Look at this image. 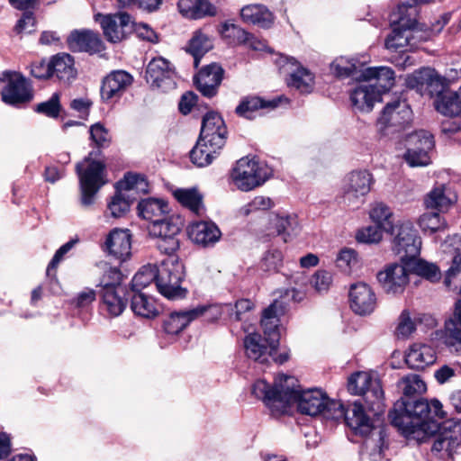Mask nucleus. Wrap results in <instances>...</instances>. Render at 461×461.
<instances>
[{
    "mask_svg": "<svg viewBox=\"0 0 461 461\" xmlns=\"http://www.w3.org/2000/svg\"><path fill=\"white\" fill-rule=\"evenodd\" d=\"M99 22L105 39L113 43L121 42L131 35L134 29V21L124 12L113 14H98Z\"/></svg>",
    "mask_w": 461,
    "mask_h": 461,
    "instance_id": "12",
    "label": "nucleus"
},
{
    "mask_svg": "<svg viewBox=\"0 0 461 461\" xmlns=\"http://www.w3.org/2000/svg\"><path fill=\"white\" fill-rule=\"evenodd\" d=\"M100 295L103 310L106 311L111 316H119L124 311L127 300L125 298L126 290L123 286L100 290Z\"/></svg>",
    "mask_w": 461,
    "mask_h": 461,
    "instance_id": "32",
    "label": "nucleus"
},
{
    "mask_svg": "<svg viewBox=\"0 0 461 461\" xmlns=\"http://www.w3.org/2000/svg\"><path fill=\"white\" fill-rule=\"evenodd\" d=\"M76 168L79 177L80 203L83 206L88 207L95 203L96 194L105 184L104 165L86 158Z\"/></svg>",
    "mask_w": 461,
    "mask_h": 461,
    "instance_id": "8",
    "label": "nucleus"
},
{
    "mask_svg": "<svg viewBox=\"0 0 461 461\" xmlns=\"http://www.w3.org/2000/svg\"><path fill=\"white\" fill-rule=\"evenodd\" d=\"M212 48V41L211 38L202 31L194 32L190 40L188 51L194 57V67H197L200 59Z\"/></svg>",
    "mask_w": 461,
    "mask_h": 461,
    "instance_id": "49",
    "label": "nucleus"
},
{
    "mask_svg": "<svg viewBox=\"0 0 461 461\" xmlns=\"http://www.w3.org/2000/svg\"><path fill=\"white\" fill-rule=\"evenodd\" d=\"M350 308L358 315H367L374 312L376 306V296L366 283L359 282L351 285L349 290Z\"/></svg>",
    "mask_w": 461,
    "mask_h": 461,
    "instance_id": "22",
    "label": "nucleus"
},
{
    "mask_svg": "<svg viewBox=\"0 0 461 461\" xmlns=\"http://www.w3.org/2000/svg\"><path fill=\"white\" fill-rule=\"evenodd\" d=\"M158 249L169 258H175L174 254L178 250L180 243L177 236L158 238L156 244Z\"/></svg>",
    "mask_w": 461,
    "mask_h": 461,
    "instance_id": "63",
    "label": "nucleus"
},
{
    "mask_svg": "<svg viewBox=\"0 0 461 461\" xmlns=\"http://www.w3.org/2000/svg\"><path fill=\"white\" fill-rule=\"evenodd\" d=\"M294 382L293 376L285 375H277L273 386L265 380H258L253 384L252 393L262 400L274 415L288 412L294 403L301 413L310 416L321 414L325 419L338 420L342 415L341 402L330 400L319 389H294Z\"/></svg>",
    "mask_w": 461,
    "mask_h": 461,
    "instance_id": "1",
    "label": "nucleus"
},
{
    "mask_svg": "<svg viewBox=\"0 0 461 461\" xmlns=\"http://www.w3.org/2000/svg\"><path fill=\"white\" fill-rule=\"evenodd\" d=\"M348 390L351 394L362 396L375 416L384 412V391L378 378L366 372H357L348 378Z\"/></svg>",
    "mask_w": 461,
    "mask_h": 461,
    "instance_id": "5",
    "label": "nucleus"
},
{
    "mask_svg": "<svg viewBox=\"0 0 461 461\" xmlns=\"http://www.w3.org/2000/svg\"><path fill=\"white\" fill-rule=\"evenodd\" d=\"M131 308L136 315L146 319L154 318L158 314L155 300L140 292L132 295Z\"/></svg>",
    "mask_w": 461,
    "mask_h": 461,
    "instance_id": "44",
    "label": "nucleus"
},
{
    "mask_svg": "<svg viewBox=\"0 0 461 461\" xmlns=\"http://www.w3.org/2000/svg\"><path fill=\"white\" fill-rule=\"evenodd\" d=\"M219 2L220 0H179L177 7L183 16L195 20L215 15Z\"/></svg>",
    "mask_w": 461,
    "mask_h": 461,
    "instance_id": "29",
    "label": "nucleus"
},
{
    "mask_svg": "<svg viewBox=\"0 0 461 461\" xmlns=\"http://www.w3.org/2000/svg\"><path fill=\"white\" fill-rule=\"evenodd\" d=\"M273 206L274 202L270 197L258 195L255 196L249 203L241 207L240 212L242 215L248 216L253 212L269 210Z\"/></svg>",
    "mask_w": 461,
    "mask_h": 461,
    "instance_id": "58",
    "label": "nucleus"
},
{
    "mask_svg": "<svg viewBox=\"0 0 461 461\" xmlns=\"http://www.w3.org/2000/svg\"><path fill=\"white\" fill-rule=\"evenodd\" d=\"M362 79L374 86L381 96L393 86L394 73L387 67L365 68Z\"/></svg>",
    "mask_w": 461,
    "mask_h": 461,
    "instance_id": "30",
    "label": "nucleus"
},
{
    "mask_svg": "<svg viewBox=\"0 0 461 461\" xmlns=\"http://www.w3.org/2000/svg\"><path fill=\"white\" fill-rule=\"evenodd\" d=\"M425 141L430 142L432 150L435 146L433 135L429 131L420 130L407 136L406 147H416L418 149H423V144Z\"/></svg>",
    "mask_w": 461,
    "mask_h": 461,
    "instance_id": "62",
    "label": "nucleus"
},
{
    "mask_svg": "<svg viewBox=\"0 0 461 461\" xmlns=\"http://www.w3.org/2000/svg\"><path fill=\"white\" fill-rule=\"evenodd\" d=\"M342 415L338 420L343 419L346 424L360 434H368L374 429L373 421L366 413L364 406L359 402H355L348 409L341 403Z\"/></svg>",
    "mask_w": 461,
    "mask_h": 461,
    "instance_id": "26",
    "label": "nucleus"
},
{
    "mask_svg": "<svg viewBox=\"0 0 461 461\" xmlns=\"http://www.w3.org/2000/svg\"><path fill=\"white\" fill-rule=\"evenodd\" d=\"M221 149H214L199 138L196 145L190 151L191 161L197 167H205L212 163Z\"/></svg>",
    "mask_w": 461,
    "mask_h": 461,
    "instance_id": "46",
    "label": "nucleus"
},
{
    "mask_svg": "<svg viewBox=\"0 0 461 461\" xmlns=\"http://www.w3.org/2000/svg\"><path fill=\"white\" fill-rule=\"evenodd\" d=\"M115 187L133 201L149 192V183L146 178L141 175L132 173L126 174Z\"/></svg>",
    "mask_w": 461,
    "mask_h": 461,
    "instance_id": "34",
    "label": "nucleus"
},
{
    "mask_svg": "<svg viewBox=\"0 0 461 461\" xmlns=\"http://www.w3.org/2000/svg\"><path fill=\"white\" fill-rule=\"evenodd\" d=\"M281 69L289 74L287 84L301 93H311L313 88L314 77L307 68L302 67L293 57L281 56L278 61Z\"/></svg>",
    "mask_w": 461,
    "mask_h": 461,
    "instance_id": "17",
    "label": "nucleus"
},
{
    "mask_svg": "<svg viewBox=\"0 0 461 461\" xmlns=\"http://www.w3.org/2000/svg\"><path fill=\"white\" fill-rule=\"evenodd\" d=\"M183 221L177 215L154 220L149 226V234L156 238L176 237L181 231Z\"/></svg>",
    "mask_w": 461,
    "mask_h": 461,
    "instance_id": "36",
    "label": "nucleus"
},
{
    "mask_svg": "<svg viewBox=\"0 0 461 461\" xmlns=\"http://www.w3.org/2000/svg\"><path fill=\"white\" fill-rule=\"evenodd\" d=\"M407 263H391L377 273V280L387 294L397 295L404 292L410 283Z\"/></svg>",
    "mask_w": 461,
    "mask_h": 461,
    "instance_id": "14",
    "label": "nucleus"
},
{
    "mask_svg": "<svg viewBox=\"0 0 461 461\" xmlns=\"http://www.w3.org/2000/svg\"><path fill=\"white\" fill-rule=\"evenodd\" d=\"M383 228L377 225L367 226L359 230L357 233V240L363 243H377L383 238Z\"/></svg>",
    "mask_w": 461,
    "mask_h": 461,
    "instance_id": "61",
    "label": "nucleus"
},
{
    "mask_svg": "<svg viewBox=\"0 0 461 461\" xmlns=\"http://www.w3.org/2000/svg\"><path fill=\"white\" fill-rule=\"evenodd\" d=\"M404 404L405 415L402 418L408 420V423L399 420L395 412H389V419L392 425L398 429L405 437H419L421 431L429 427V422H435L436 419L445 417L442 404L438 400L420 399L414 401L402 402Z\"/></svg>",
    "mask_w": 461,
    "mask_h": 461,
    "instance_id": "2",
    "label": "nucleus"
},
{
    "mask_svg": "<svg viewBox=\"0 0 461 461\" xmlns=\"http://www.w3.org/2000/svg\"><path fill=\"white\" fill-rule=\"evenodd\" d=\"M399 387L405 396L421 394L426 391V384L418 375H409L401 379Z\"/></svg>",
    "mask_w": 461,
    "mask_h": 461,
    "instance_id": "56",
    "label": "nucleus"
},
{
    "mask_svg": "<svg viewBox=\"0 0 461 461\" xmlns=\"http://www.w3.org/2000/svg\"><path fill=\"white\" fill-rule=\"evenodd\" d=\"M407 265L411 267L412 273L430 282H436L440 279V270L433 263L415 258V259L408 260Z\"/></svg>",
    "mask_w": 461,
    "mask_h": 461,
    "instance_id": "47",
    "label": "nucleus"
},
{
    "mask_svg": "<svg viewBox=\"0 0 461 461\" xmlns=\"http://www.w3.org/2000/svg\"><path fill=\"white\" fill-rule=\"evenodd\" d=\"M373 183V176L367 170L350 172L343 181V203L352 209L358 208L364 203L365 197L370 192Z\"/></svg>",
    "mask_w": 461,
    "mask_h": 461,
    "instance_id": "9",
    "label": "nucleus"
},
{
    "mask_svg": "<svg viewBox=\"0 0 461 461\" xmlns=\"http://www.w3.org/2000/svg\"><path fill=\"white\" fill-rule=\"evenodd\" d=\"M430 152L431 144L430 142L425 141L423 144V149L416 147H406V152L403 155V158L411 167H426L431 162Z\"/></svg>",
    "mask_w": 461,
    "mask_h": 461,
    "instance_id": "48",
    "label": "nucleus"
},
{
    "mask_svg": "<svg viewBox=\"0 0 461 461\" xmlns=\"http://www.w3.org/2000/svg\"><path fill=\"white\" fill-rule=\"evenodd\" d=\"M456 200L455 194L445 185L434 187L426 196L427 208L447 210Z\"/></svg>",
    "mask_w": 461,
    "mask_h": 461,
    "instance_id": "39",
    "label": "nucleus"
},
{
    "mask_svg": "<svg viewBox=\"0 0 461 461\" xmlns=\"http://www.w3.org/2000/svg\"><path fill=\"white\" fill-rule=\"evenodd\" d=\"M283 312L282 303L275 301L264 312L261 319V326L263 328L266 339L272 340L276 336L277 344L279 345L280 334L278 331L279 319L278 316Z\"/></svg>",
    "mask_w": 461,
    "mask_h": 461,
    "instance_id": "37",
    "label": "nucleus"
},
{
    "mask_svg": "<svg viewBox=\"0 0 461 461\" xmlns=\"http://www.w3.org/2000/svg\"><path fill=\"white\" fill-rule=\"evenodd\" d=\"M223 77V69L212 63L202 68L194 77L197 89L206 97L214 96Z\"/></svg>",
    "mask_w": 461,
    "mask_h": 461,
    "instance_id": "24",
    "label": "nucleus"
},
{
    "mask_svg": "<svg viewBox=\"0 0 461 461\" xmlns=\"http://www.w3.org/2000/svg\"><path fill=\"white\" fill-rule=\"evenodd\" d=\"M276 105L277 103L275 101H266L258 96H247L241 100L235 112L240 116L251 119L254 112L267 107L273 108Z\"/></svg>",
    "mask_w": 461,
    "mask_h": 461,
    "instance_id": "45",
    "label": "nucleus"
},
{
    "mask_svg": "<svg viewBox=\"0 0 461 461\" xmlns=\"http://www.w3.org/2000/svg\"><path fill=\"white\" fill-rule=\"evenodd\" d=\"M61 110L59 103V94L54 93L52 96L46 102L37 104L35 111L50 118H57Z\"/></svg>",
    "mask_w": 461,
    "mask_h": 461,
    "instance_id": "60",
    "label": "nucleus"
},
{
    "mask_svg": "<svg viewBox=\"0 0 461 461\" xmlns=\"http://www.w3.org/2000/svg\"><path fill=\"white\" fill-rule=\"evenodd\" d=\"M380 100L378 91L365 81L350 93L352 106L360 112H370L375 102Z\"/></svg>",
    "mask_w": 461,
    "mask_h": 461,
    "instance_id": "31",
    "label": "nucleus"
},
{
    "mask_svg": "<svg viewBox=\"0 0 461 461\" xmlns=\"http://www.w3.org/2000/svg\"><path fill=\"white\" fill-rule=\"evenodd\" d=\"M364 69L365 66L363 64H360L354 59H349L345 57L336 59L331 64L333 73L341 77H353L362 78Z\"/></svg>",
    "mask_w": 461,
    "mask_h": 461,
    "instance_id": "43",
    "label": "nucleus"
},
{
    "mask_svg": "<svg viewBox=\"0 0 461 461\" xmlns=\"http://www.w3.org/2000/svg\"><path fill=\"white\" fill-rule=\"evenodd\" d=\"M68 44L73 51L95 53L103 50L99 34L89 30L72 32L68 39Z\"/></svg>",
    "mask_w": 461,
    "mask_h": 461,
    "instance_id": "28",
    "label": "nucleus"
},
{
    "mask_svg": "<svg viewBox=\"0 0 461 461\" xmlns=\"http://www.w3.org/2000/svg\"><path fill=\"white\" fill-rule=\"evenodd\" d=\"M175 198L185 207L199 215L204 211L203 195L196 188H179L174 192Z\"/></svg>",
    "mask_w": 461,
    "mask_h": 461,
    "instance_id": "42",
    "label": "nucleus"
},
{
    "mask_svg": "<svg viewBox=\"0 0 461 461\" xmlns=\"http://www.w3.org/2000/svg\"><path fill=\"white\" fill-rule=\"evenodd\" d=\"M240 15L245 23L267 29L274 23L273 14L262 5H248L240 11Z\"/></svg>",
    "mask_w": 461,
    "mask_h": 461,
    "instance_id": "35",
    "label": "nucleus"
},
{
    "mask_svg": "<svg viewBox=\"0 0 461 461\" xmlns=\"http://www.w3.org/2000/svg\"><path fill=\"white\" fill-rule=\"evenodd\" d=\"M133 202V200H130L128 196L116 189V193L107 204V211L114 218L122 217L129 212Z\"/></svg>",
    "mask_w": 461,
    "mask_h": 461,
    "instance_id": "53",
    "label": "nucleus"
},
{
    "mask_svg": "<svg viewBox=\"0 0 461 461\" xmlns=\"http://www.w3.org/2000/svg\"><path fill=\"white\" fill-rule=\"evenodd\" d=\"M103 249L110 256L125 261L131 256V235L129 230L114 229L109 232Z\"/></svg>",
    "mask_w": 461,
    "mask_h": 461,
    "instance_id": "23",
    "label": "nucleus"
},
{
    "mask_svg": "<svg viewBox=\"0 0 461 461\" xmlns=\"http://www.w3.org/2000/svg\"><path fill=\"white\" fill-rule=\"evenodd\" d=\"M189 239L195 244L206 248L219 241L221 232L212 221H200L189 224L187 228Z\"/></svg>",
    "mask_w": 461,
    "mask_h": 461,
    "instance_id": "25",
    "label": "nucleus"
},
{
    "mask_svg": "<svg viewBox=\"0 0 461 461\" xmlns=\"http://www.w3.org/2000/svg\"><path fill=\"white\" fill-rule=\"evenodd\" d=\"M200 138L214 149H222L227 139V128L219 113L209 112L203 116Z\"/></svg>",
    "mask_w": 461,
    "mask_h": 461,
    "instance_id": "20",
    "label": "nucleus"
},
{
    "mask_svg": "<svg viewBox=\"0 0 461 461\" xmlns=\"http://www.w3.org/2000/svg\"><path fill=\"white\" fill-rule=\"evenodd\" d=\"M221 315L216 306H198L194 309L171 312L165 320L163 327L167 334L176 335L185 330L191 321L205 316L206 321L217 320Z\"/></svg>",
    "mask_w": 461,
    "mask_h": 461,
    "instance_id": "11",
    "label": "nucleus"
},
{
    "mask_svg": "<svg viewBox=\"0 0 461 461\" xmlns=\"http://www.w3.org/2000/svg\"><path fill=\"white\" fill-rule=\"evenodd\" d=\"M51 77L59 80L69 82L74 79L77 71L74 68V59L69 54L61 53L53 56L50 59Z\"/></svg>",
    "mask_w": 461,
    "mask_h": 461,
    "instance_id": "38",
    "label": "nucleus"
},
{
    "mask_svg": "<svg viewBox=\"0 0 461 461\" xmlns=\"http://www.w3.org/2000/svg\"><path fill=\"white\" fill-rule=\"evenodd\" d=\"M388 233L392 236V250L402 263L419 257L422 241L411 221H399Z\"/></svg>",
    "mask_w": 461,
    "mask_h": 461,
    "instance_id": "6",
    "label": "nucleus"
},
{
    "mask_svg": "<svg viewBox=\"0 0 461 461\" xmlns=\"http://www.w3.org/2000/svg\"><path fill=\"white\" fill-rule=\"evenodd\" d=\"M435 348L427 343L415 342L410 346L405 354V362L411 369H424L436 362Z\"/></svg>",
    "mask_w": 461,
    "mask_h": 461,
    "instance_id": "27",
    "label": "nucleus"
},
{
    "mask_svg": "<svg viewBox=\"0 0 461 461\" xmlns=\"http://www.w3.org/2000/svg\"><path fill=\"white\" fill-rule=\"evenodd\" d=\"M145 77L151 87L164 92L174 89L176 86L175 69L171 63L162 57L154 58L149 62Z\"/></svg>",
    "mask_w": 461,
    "mask_h": 461,
    "instance_id": "15",
    "label": "nucleus"
},
{
    "mask_svg": "<svg viewBox=\"0 0 461 461\" xmlns=\"http://www.w3.org/2000/svg\"><path fill=\"white\" fill-rule=\"evenodd\" d=\"M411 121V110L405 101L395 100L384 108L377 124L384 136H393L405 129Z\"/></svg>",
    "mask_w": 461,
    "mask_h": 461,
    "instance_id": "10",
    "label": "nucleus"
},
{
    "mask_svg": "<svg viewBox=\"0 0 461 461\" xmlns=\"http://www.w3.org/2000/svg\"><path fill=\"white\" fill-rule=\"evenodd\" d=\"M271 222L279 235L292 236L299 231V223L295 215L276 214Z\"/></svg>",
    "mask_w": 461,
    "mask_h": 461,
    "instance_id": "52",
    "label": "nucleus"
},
{
    "mask_svg": "<svg viewBox=\"0 0 461 461\" xmlns=\"http://www.w3.org/2000/svg\"><path fill=\"white\" fill-rule=\"evenodd\" d=\"M369 216L377 226L383 228L384 231L389 232L394 228L393 222V212L391 208L384 203H375L373 204Z\"/></svg>",
    "mask_w": 461,
    "mask_h": 461,
    "instance_id": "50",
    "label": "nucleus"
},
{
    "mask_svg": "<svg viewBox=\"0 0 461 461\" xmlns=\"http://www.w3.org/2000/svg\"><path fill=\"white\" fill-rule=\"evenodd\" d=\"M276 336L269 340L258 333H251L244 339L247 357L260 364H267L273 357V352L278 348Z\"/></svg>",
    "mask_w": 461,
    "mask_h": 461,
    "instance_id": "19",
    "label": "nucleus"
},
{
    "mask_svg": "<svg viewBox=\"0 0 461 461\" xmlns=\"http://www.w3.org/2000/svg\"><path fill=\"white\" fill-rule=\"evenodd\" d=\"M421 231L425 234H433L447 229V221L438 212H425L417 221Z\"/></svg>",
    "mask_w": 461,
    "mask_h": 461,
    "instance_id": "51",
    "label": "nucleus"
},
{
    "mask_svg": "<svg viewBox=\"0 0 461 461\" xmlns=\"http://www.w3.org/2000/svg\"><path fill=\"white\" fill-rule=\"evenodd\" d=\"M434 106L445 116H461V86L456 92L443 89L437 94Z\"/></svg>",
    "mask_w": 461,
    "mask_h": 461,
    "instance_id": "33",
    "label": "nucleus"
},
{
    "mask_svg": "<svg viewBox=\"0 0 461 461\" xmlns=\"http://www.w3.org/2000/svg\"><path fill=\"white\" fill-rule=\"evenodd\" d=\"M272 175V168L266 163L244 157L236 162L230 177L239 190L249 192L264 185Z\"/></svg>",
    "mask_w": 461,
    "mask_h": 461,
    "instance_id": "4",
    "label": "nucleus"
},
{
    "mask_svg": "<svg viewBox=\"0 0 461 461\" xmlns=\"http://www.w3.org/2000/svg\"><path fill=\"white\" fill-rule=\"evenodd\" d=\"M156 276L157 267L155 266L147 265L142 267L132 278V290L139 293L141 289H144L152 282L156 283Z\"/></svg>",
    "mask_w": 461,
    "mask_h": 461,
    "instance_id": "55",
    "label": "nucleus"
},
{
    "mask_svg": "<svg viewBox=\"0 0 461 461\" xmlns=\"http://www.w3.org/2000/svg\"><path fill=\"white\" fill-rule=\"evenodd\" d=\"M103 276L99 282L101 290L105 288H117L122 287L121 279L122 274L117 267H110L107 264L102 266Z\"/></svg>",
    "mask_w": 461,
    "mask_h": 461,
    "instance_id": "57",
    "label": "nucleus"
},
{
    "mask_svg": "<svg viewBox=\"0 0 461 461\" xmlns=\"http://www.w3.org/2000/svg\"><path fill=\"white\" fill-rule=\"evenodd\" d=\"M132 32H134L136 36L142 41L151 43L158 42V33L148 23L134 22V29Z\"/></svg>",
    "mask_w": 461,
    "mask_h": 461,
    "instance_id": "64",
    "label": "nucleus"
},
{
    "mask_svg": "<svg viewBox=\"0 0 461 461\" xmlns=\"http://www.w3.org/2000/svg\"><path fill=\"white\" fill-rule=\"evenodd\" d=\"M460 445L461 421L451 419L438 427L431 449L433 452H445L447 456H452Z\"/></svg>",
    "mask_w": 461,
    "mask_h": 461,
    "instance_id": "18",
    "label": "nucleus"
},
{
    "mask_svg": "<svg viewBox=\"0 0 461 461\" xmlns=\"http://www.w3.org/2000/svg\"><path fill=\"white\" fill-rule=\"evenodd\" d=\"M419 10L414 5L401 4L390 14L392 32L385 40L388 50L400 51L408 45L413 37V30L417 25Z\"/></svg>",
    "mask_w": 461,
    "mask_h": 461,
    "instance_id": "3",
    "label": "nucleus"
},
{
    "mask_svg": "<svg viewBox=\"0 0 461 461\" xmlns=\"http://www.w3.org/2000/svg\"><path fill=\"white\" fill-rule=\"evenodd\" d=\"M436 336L451 350L461 354V326L455 320L447 321L444 330L437 331Z\"/></svg>",
    "mask_w": 461,
    "mask_h": 461,
    "instance_id": "41",
    "label": "nucleus"
},
{
    "mask_svg": "<svg viewBox=\"0 0 461 461\" xmlns=\"http://www.w3.org/2000/svg\"><path fill=\"white\" fill-rule=\"evenodd\" d=\"M133 77L124 70H114L102 81L101 97L104 102L118 100L132 85Z\"/></svg>",
    "mask_w": 461,
    "mask_h": 461,
    "instance_id": "21",
    "label": "nucleus"
},
{
    "mask_svg": "<svg viewBox=\"0 0 461 461\" xmlns=\"http://www.w3.org/2000/svg\"><path fill=\"white\" fill-rule=\"evenodd\" d=\"M221 35L224 38L230 39L233 42L245 44L250 33L234 23H225L221 26Z\"/></svg>",
    "mask_w": 461,
    "mask_h": 461,
    "instance_id": "59",
    "label": "nucleus"
},
{
    "mask_svg": "<svg viewBox=\"0 0 461 461\" xmlns=\"http://www.w3.org/2000/svg\"><path fill=\"white\" fill-rule=\"evenodd\" d=\"M0 81L7 83L1 91L2 101L5 104L18 106L32 98L29 84L20 74L5 71L0 77Z\"/></svg>",
    "mask_w": 461,
    "mask_h": 461,
    "instance_id": "13",
    "label": "nucleus"
},
{
    "mask_svg": "<svg viewBox=\"0 0 461 461\" xmlns=\"http://www.w3.org/2000/svg\"><path fill=\"white\" fill-rule=\"evenodd\" d=\"M337 267L346 274H351L359 266L358 256L353 249L344 248L337 256Z\"/></svg>",
    "mask_w": 461,
    "mask_h": 461,
    "instance_id": "54",
    "label": "nucleus"
},
{
    "mask_svg": "<svg viewBox=\"0 0 461 461\" xmlns=\"http://www.w3.org/2000/svg\"><path fill=\"white\" fill-rule=\"evenodd\" d=\"M185 277L183 264L176 258H168L157 268L156 286L166 298H184L186 290L181 286Z\"/></svg>",
    "mask_w": 461,
    "mask_h": 461,
    "instance_id": "7",
    "label": "nucleus"
},
{
    "mask_svg": "<svg viewBox=\"0 0 461 461\" xmlns=\"http://www.w3.org/2000/svg\"><path fill=\"white\" fill-rule=\"evenodd\" d=\"M406 85L409 88L416 89L420 95H427L429 97L436 96L445 88L444 78L429 68H423L408 76Z\"/></svg>",
    "mask_w": 461,
    "mask_h": 461,
    "instance_id": "16",
    "label": "nucleus"
},
{
    "mask_svg": "<svg viewBox=\"0 0 461 461\" xmlns=\"http://www.w3.org/2000/svg\"><path fill=\"white\" fill-rule=\"evenodd\" d=\"M138 211L140 216L152 223L168 212V204L160 199L147 198L139 203Z\"/></svg>",
    "mask_w": 461,
    "mask_h": 461,
    "instance_id": "40",
    "label": "nucleus"
}]
</instances>
